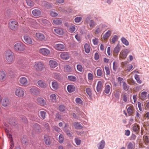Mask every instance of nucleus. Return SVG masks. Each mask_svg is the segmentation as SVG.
<instances>
[{
	"label": "nucleus",
	"mask_w": 149,
	"mask_h": 149,
	"mask_svg": "<svg viewBox=\"0 0 149 149\" xmlns=\"http://www.w3.org/2000/svg\"><path fill=\"white\" fill-rule=\"evenodd\" d=\"M5 57L9 63L12 64L13 63L14 61V56L13 52L11 51H7L6 53Z\"/></svg>",
	"instance_id": "nucleus-1"
},
{
	"label": "nucleus",
	"mask_w": 149,
	"mask_h": 149,
	"mask_svg": "<svg viewBox=\"0 0 149 149\" xmlns=\"http://www.w3.org/2000/svg\"><path fill=\"white\" fill-rule=\"evenodd\" d=\"M25 45L22 42H19L16 43L14 46V50L18 52H22L24 51Z\"/></svg>",
	"instance_id": "nucleus-2"
},
{
	"label": "nucleus",
	"mask_w": 149,
	"mask_h": 149,
	"mask_svg": "<svg viewBox=\"0 0 149 149\" xmlns=\"http://www.w3.org/2000/svg\"><path fill=\"white\" fill-rule=\"evenodd\" d=\"M34 67L37 71H42L45 68L44 64L40 62H35Z\"/></svg>",
	"instance_id": "nucleus-3"
},
{
	"label": "nucleus",
	"mask_w": 149,
	"mask_h": 149,
	"mask_svg": "<svg viewBox=\"0 0 149 149\" xmlns=\"http://www.w3.org/2000/svg\"><path fill=\"white\" fill-rule=\"evenodd\" d=\"M15 95L19 97H22L24 95V89L21 87L16 89L15 91Z\"/></svg>",
	"instance_id": "nucleus-4"
},
{
	"label": "nucleus",
	"mask_w": 149,
	"mask_h": 149,
	"mask_svg": "<svg viewBox=\"0 0 149 149\" xmlns=\"http://www.w3.org/2000/svg\"><path fill=\"white\" fill-rule=\"evenodd\" d=\"M38 52L42 55L47 56L50 54V50L46 48H41L38 50Z\"/></svg>",
	"instance_id": "nucleus-5"
},
{
	"label": "nucleus",
	"mask_w": 149,
	"mask_h": 149,
	"mask_svg": "<svg viewBox=\"0 0 149 149\" xmlns=\"http://www.w3.org/2000/svg\"><path fill=\"white\" fill-rule=\"evenodd\" d=\"M18 22L16 21H12L9 23V27L12 30H15L18 26Z\"/></svg>",
	"instance_id": "nucleus-6"
},
{
	"label": "nucleus",
	"mask_w": 149,
	"mask_h": 149,
	"mask_svg": "<svg viewBox=\"0 0 149 149\" xmlns=\"http://www.w3.org/2000/svg\"><path fill=\"white\" fill-rule=\"evenodd\" d=\"M20 85L23 86H26L28 85V80L26 78L24 77L20 78L19 80Z\"/></svg>",
	"instance_id": "nucleus-7"
},
{
	"label": "nucleus",
	"mask_w": 149,
	"mask_h": 149,
	"mask_svg": "<svg viewBox=\"0 0 149 149\" xmlns=\"http://www.w3.org/2000/svg\"><path fill=\"white\" fill-rule=\"evenodd\" d=\"M36 37L37 40L41 41H45L46 39V38L44 34L40 32L36 33Z\"/></svg>",
	"instance_id": "nucleus-8"
},
{
	"label": "nucleus",
	"mask_w": 149,
	"mask_h": 149,
	"mask_svg": "<svg viewBox=\"0 0 149 149\" xmlns=\"http://www.w3.org/2000/svg\"><path fill=\"white\" fill-rule=\"evenodd\" d=\"M126 109L128 114L129 116L132 115L134 113V109L132 105H127Z\"/></svg>",
	"instance_id": "nucleus-9"
},
{
	"label": "nucleus",
	"mask_w": 149,
	"mask_h": 149,
	"mask_svg": "<svg viewBox=\"0 0 149 149\" xmlns=\"http://www.w3.org/2000/svg\"><path fill=\"white\" fill-rule=\"evenodd\" d=\"M24 39L25 42L28 45H31L33 43V40L32 38L28 36L25 35L24 36Z\"/></svg>",
	"instance_id": "nucleus-10"
},
{
	"label": "nucleus",
	"mask_w": 149,
	"mask_h": 149,
	"mask_svg": "<svg viewBox=\"0 0 149 149\" xmlns=\"http://www.w3.org/2000/svg\"><path fill=\"white\" fill-rule=\"evenodd\" d=\"M36 102L42 106L45 105L46 104L45 100L43 98L40 97H38L37 98Z\"/></svg>",
	"instance_id": "nucleus-11"
},
{
	"label": "nucleus",
	"mask_w": 149,
	"mask_h": 149,
	"mask_svg": "<svg viewBox=\"0 0 149 149\" xmlns=\"http://www.w3.org/2000/svg\"><path fill=\"white\" fill-rule=\"evenodd\" d=\"M60 56L61 58L63 60H67L69 58V54L65 52H61Z\"/></svg>",
	"instance_id": "nucleus-12"
},
{
	"label": "nucleus",
	"mask_w": 149,
	"mask_h": 149,
	"mask_svg": "<svg viewBox=\"0 0 149 149\" xmlns=\"http://www.w3.org/2000/svg\"><path fill=\"white\" fill-rule=\"evenodd\" d=\"M54 31L55 34H57L59 35H62L64 33V32L63 29L61 28H56L54 29Z\"/></svg>",
	"instance_id": "nucleus-13"
},
{
	"label": "nucleus",
	"mask_w": 149,
	"mask_h": 149,
	"mask_svg": "<svg viewBox=\"0 0 149 149\" xmlns=\"http://www.w3.org/2000/svg\"><path fill=\"white\" fill-rule=\"evenodd\" d=\"M55 49L59 51H62L65 49V46L63 44H57L55 46Z\"/></svg>",
	"instance_id": "nucleus-14"
},
{
	"label": "nucleus",
	"mask_w": 149,
	"mask_h": 149,
	"mask_svg": "<svg viewBox=\"0 0 149 149\" xmlns=\"http://www.w3.org/2000/svg\"><path fill=\"white\" fill-rule=\"evenodd\" d=\"M38 86L42 88H45L47 87V84L45 82L43 81L40 80L38 81L37 82Z\"/></svg>",
	"instance_id": "nucleus-15"
},
{
	"label": "nucleus",
	"mask_w": 149,
	"mask_h": 149,
	"mask_svg": "<svg viewBox=\"0 0 149 149\" xmlns=\"http://www.w3.org/2000/svg\"><path fill=\"white\" fill-rule=\"evenodd\" d=\"M128 52L125 50H122L120 53L119 57L120 58L125 59L127 55Z\"/></svg>",
	"instance_id": "nucleus-16"
},
{
	"label": "nucleus",
	"mask_w": 149,
	"mask_h": 149,
	"mask_svg": "<svg viewBox=\"0 0 149 149\" xmlns=\"http://www.w3.org/2000/svg\"><path fill=\"white\" fill-rule=\"evenodd\" d=\"M30 92L33 95H37L40 94V91L37 88H33L30 90Z\"/></svg>",
	"instance_id": "nucleus-17"
},
{
	"label": "nucleus",
	"mask_w": 149,
	"mask_h": 149,
	"mask_svg": "<svg viewBox=\"0 0 149 149\" xmlns=\"http://www.w3.org/2000/svg\"><path fill=\"white\" fill-rule=\"evenodd\" d=\"M59 85L58 82L56 81H53L52 83V89L55 91L57 90L58 88Z\"/></svg>",
	"instance_id": "nucleus-18"
},
{
	"label": "nucleus",
	"mask_w": 149,
	"mask_h": 149,
	"mask_svg": "<svg viewBox=\"0 0 149 149\" xmlns=\"http://www.w3.org/2000/svg\"><path fill=\"white\" fill-rule=\"evenodd\" d=\"M32 14L35 16L38 17L41 15V12L39 10L35 9L33 10Z\"/></svg>",
	"instance_id": "nucleus-19"
},
{
	"label": "nucleus",
	"mask_w": 149,
	"mask_h": 149,
	"mask_svg": "<svg viewBox=\"0 0 149 149\" xmlns=\"http://www.w3.org/2000/svg\"><path fill=\"white\" fill-rule=\"evenodd\" d=\"M49 64L50 67L52 68H55L58 65V63L56 61L52 60L49 61Z\"/></svg>",
	"instance_id": "nucleus-20"
},
{
	"label": "nucleus",
	"mask_w": 149,
	"mask_h": 149,
	"mask_svg": "<svg viewBox=\"0 0 149 149\" xmlns=\"http://www.w3.org/2000/svg\"><path fill=\"white\" fill-rule=\"evenodd\" d=\"M132 130L136 134L139 132L140 130V126L138 125L134 124L133 125Z\"/></svg>",
	"instance_id": "nucleus-21"
},
{
	"label": "nucleus",
	"mask_w": 149,
	"mask_h": 149,
	"mask_svg": "<svg viewBox=\"0 0 149 149\" xmlns=\"http://www.w3.org/2000/svg\"><path fill=\"white\" fill-rule=\"evenodd\" d=\"M103 87V84L101 81H99L98 82L97 86V92H100L101 91Z\"/></svg>",
	"instance_id": "nucleus-22"
},
{
	"label": "nucleus",
	"mask_w": 149,
	"mask_h": 149,
	"mask_svg": "<svg viewBox=\"0 0 149 149\" xmlns=\"http://www.w3.org/2000/svg\"><path fill=\"white\" fill-rule=\"evenodd\" d=\"M121 97L124 102H127L128 100L129 95L125 93H123L121 95Z\"/></svg>",
	"instance_id": "nucleus-23"
},
{
	"label": "nucleus",
	"mask_w": 149,
	"mask_h": 149,
	"mask_svg": "<svg viewBox=\"0 0 149 149\" xmlns=\"http://www.w3.org/2000/svg\"><path fill=\"white\" fill-rule=\"evenodd\" d=\"M67 90L69 93H72L75 90V87L73 85H69L67 86Z\"/></svg>",
	"instance_id": "nucleus-24"
},
{
	"label": "nucleus",
	"mask_w": 149,
	"mask_h": 149,
	"mask_svg": "<svg viewBox=\"0 0 149 149\" xmlns=\"http://www.w3.org/2000/svg\"><path fill=\"white\" fill-rule=\"evenodd\" d=\"M147 93L146 92L144 91L142 92L139 95V98L143 100H145L146 98V95Z\"/></svg>",
	"instance_id": "nucleus-25"
},
{
	"label": "nucleus",
	"mask_w": 149,
	"mask_h": 149,
	"mask_svg": "<svg viewBox=\"0 0 149 149\" xmlns=\"http://www.w3.org/2000/svg\"><path fill=\"white\" fill-rule=\"evenodd\" d=\"M39 22H42V23L44 25L46 26L49 25L50 24V22L48 20L43 18L40 19Z\"/></svg>",
	"instance_id": "nucleus-26"
},
{
	"label": "nucleus",
	"mask_w": 149,
	"mask_h": 149,
	"mask_svg": "<svg viewBox=\"0 0 149 149\" xmlns=\"http://www.w3.org/2000/svg\"><path fill=\"white\" fill-rule=\"evenodd\" d=\"M2 104L3 106L4 107H7L9 104L8 100L7 98L3 99L2 100Z\"/></svg>",
	"instance_id": "nucleus-27"
},
{
	"label": "nucleus",
	"mask_w": 149,
	"mask_h": 149,
	"mask_svg": "<svg viewBox=\"0 0 149 149\" xmlns=\"http://www.w3.org/2000/svg\"><path fill=\"white\" fill-rule=\"evenodd\" d=\"M62 21L61 19H56L53 20V24L54 25H60L62 24Z\"/></svg>",
	"instance_id": "nucleus-28"
},
{
	"label": "nucleus",
	"mask_w": 149,
	"mask_h": 149,
	"mask_svg": "<svg viewBox=\"0 0 149 149\" xmlns=\"http://www.w3.org/2000/svg\"><path fill=\"white\" fill-rule=\"evenodd\" d=\"M6 74L5 72L3 71L0 72V80L4 81L6 79Z\"/></svg>",
	"instance_id": "nucleus-29"
},
{
	"label": "nucleus",
	"mask_w": 149,
	"mask_h": 149,
	"mask_svg": "<svg viewBox=\"0 0 149 149\" xmlns=\"http://www.w3.org/2000/svg\"><path fill=\"white\" fill-rule=\"evenodd\" d=\"M84 49L86 53H89L90 51V47L88 44L86 43L84 44Z\"/></svg>",
	"instance_id": "nucleus-30"
},
{
	"label": "nucleus",
	"mask_w": 149,
	"mask_h": 149,
	"mask_svg": "<svg viewBox=\"0 0 149 149\" xmlns=\"http://www.w3.org/2000/svg\"><path fill=\"white\" fill-rule=\"evenodd\" d=\"M44 141L45 144L47 145H49L50 144V138L48 136L45 135L44 136Z\"/></svg>",
	"instance_id": "nucleus-31"
},
{
	"label": "nucleus",
	"mask_w": 149,
	"mask_h": 149,
	"mask_svg": "<svg viewBox=\"0 0 149 149\" xmlns=\"http://www.w3.org/2000/svg\"><path fill=\"white\" fill-rule=\"evenodd\" d=\"M56 97L55 94H53L51 95L50 96L51 100L53 102H56Z\"/></svg>",
	"instance_id": "nucleus-32"
},
{
	"label": "nucleus",
	"mask_w": 149,
	"mask_h": 149,
	"mask_svg": "<svg viewBox=\"0 0 149 149\" xmlns=\"http://www.w3.org/2000/svg\"><path fill=\"white\" fill-rule=\"evenodd\" d=\"M111 33V31L109 30L103 36V38L104 40H106L110 36Z\"/></svg>",
	"instance_id": "nucleus-33"
},
{
	"label": "nucleus",
	"mask_w": 149,
	"mask_h": 149,
	"mask_svg": "<svg viewBox=\"0 0 149 149\" xmlns=\"http://www.w3.org/2000/svg\"><path fill=\"white\" fill-rule=\"evenodd\" d=\"M105 142L103 140L100 143L98 144V148L99 149H103L105 146Z\"/></svg>",
	"instance_id": "nucleus-34"
},
{
	"label": "nucleus",
	"mask_w": 149,
	"mask_h": 149,
	"mask_svg": "<svg viewBox=\"0 0 149 149\" xmlns=\"http://www.w3.org/2000/svg\"><path fill=\"white\" fill-rule=\"evenodd\" d=\"M74 126L77 129H81L83 127L78 122L74 123Z\"/></svg>",
	"instance_id": "nucleus-35"
},
{
	"label": "nucleus",
	"mask_w": 149,
	"mask_h": 149,
	"mask_svg": "<svg viewBox=\"0 0 149 149\" xmlns=\"http://www.w3.org/2000/svg\"><path fill=\"white\" fill-rule=\"evenodd\" d=\"M68 126V124L67 123L65 124V132L69 136H71L72 135L70 132L68 130L67 127Z\"/></svg>",
	"instance_id": "nucleus-36"
},
{
	"label": "nucleus",
	"mask_w": 149,
	"mask_h": 149,
	"mask_svg": "<svg viewBox=\"0 0 149 149\" xmlns=\"http://www.w3.org/2000/svg\"><path fill=\"white\" fill-rule=\"evenodd\" d=\"M120 47L119 44H118L114 48L113 50V52L117 54L119 52L120 50Z\"/></svg>",
	"instance_id": "nucleus-37"
},
{
	"label": "nucleus",
	"mask_w": 149,
	"mask_h": 149,
	"mask_svg": "<svg viewBox=\"0 0 149 149\" xmlns=\"http://www.w3.org/2000/svg\"><path fill=\"white\" fill-rule=\"evenodd\" d=\"M40 117L42 119H44L45 118L46 113L43 111H41L39 113Z\"/></svg>",
	"instance_id": "nucleus-38"
},
{
	"label": "nucleus",
	"mask_w": 149,
	"mask_h": 149,
	"mask_svg": "<svg viewBox=\"0 0 149 149\" xmlns=\"http://www.w3.org/2000/svg\"><path fill=\"white\" fill-rule=\"evenodd\" d=\"M135 146V144L134 143L130 142L128 144L127 148V149H134Z\"/></svg>",
	"instance_id": "nucleus-39"
},
{
	"label": "nucleus",
	"mask_w": 149,
	"mask_h": 149,
	"mask_svg": "<svg viewBox=\"0 0 149 149\" xmlns=\"http://www.w3.org/2000/svg\"><path fill=\"white\" fill-rule=\"evenodd\" d=\"M122 43L126 46H128L129 44L128 41L124 37H122L121 39Z\"/></svg>",
	"instance_id": "nucleus-40"
},
{
	"label": "nucleus",
	"mask_w": 149,
	"mask_h": 149,
	"mask_svg": "<svg viewBox=\"0 0 149 149\" xmlns=\"http://www.w3.org/2000/svg\"><path fill=\"white\" fill-rule=\"evenodd\" d=\"M65 71L68 72H70L72 71L71 67L69 65H66L64 67Z\"/></svg>",
	"instance_id": "nucleus-41"
},
{
	"label": "nucleus",
	"mask_w": 149,
	"mask_h": 149,
	"mask_svg": "<svg viewBox=\"0 0 149 149\" xmlns=\"http://www.w3.org/2000/svg\"><path fill=\"white\" fill-rule=\"evenodd\" d=\"M111 87L109 85H107L105 87L104 92L107 94H108L109 93L110 91Z\"/></svg>",
	"instance_id": "nucleus-42"
},
{
	"label": "nucleus",
	"mask_w": 149,
	"mask_h": 149,
	"mask_svg": "<svg viewBox=\"0 0 149 149\" xmlns=\"http://www.w3.org/2000/svg\"><path fill=\"white\" fill-rule=\"evenodd\" d=\"M134 78L136 81L139 84H141L142 83L140 79L139 76L137 74H135L134 75Z\"/></svg>",
	"instance_id": "nucleus-43"
},
{
	"label": "nucleus",
	"mask_w": 149,
	"mask_h": 149,
	"mask_svg": "<svg viewBox=\"0 0 149 149\" xmlns=\"http://www.w3.org/2000/svg\"><path fill=\"white\" fill-rule=\"evenodd\" d=\"M117 81L120 86L122 84L123 85V84H124V83L125 82L124 81L123 79L120 77H119L118 78Z\"/></svg>",
	"instance_id": "nucleus-44"
},
{
	"label": "nucleus",
	"mask_w": 149,
	"mask_h": 149,
	"mask_svg": "<svg viewBox=\"0 0 149 149\" xmlns=\"http://www.w3.org/2000/svg\"><path fill=\"white\" fill-rule=\"evenodd\" d=\"M122 86L123 89L125 91H127L129 89V86L127 85L126 82L124 83L123 84Z\"/></svg>",
	"instance_id": "nucleus-45"
},
{
	"label": "nucleus",
	"mask_w": 149,
	"mask_h": 149,
	"mask_svg": "<svg viewBox=\"0 0 149 149\" xmlns=\"http://www.w3.org/2000/svg\"><path fill=\"white\" fill-rule=\"evenodd\" d=\"M33 127V129L37 132H38L39 131V130H40L39 126L37 124H34Z\"/></svg>",
	"instance_id": "nucleus-46"
},
{
	"label": "nucleus",
	"mask_w": 149,
	"mask_h": 149,
	"mask_svg": "<svg viewBox=\"0 0 149 149\" xmlns=\"http://www.w3.org/2000/svg\"><path fill=\"white\" fill-rule=\"evenodd\" d=\"M68 78L70 80L72 81H74L77 80L76 77L73 76H69L68 77Z\"/></svg>",
	"instance_id": "nucleus-47"
},
{
	"label": "nucleus",
	"mask_w": 149,
	"mask_h": 149,
	"mask_svg": "<svg viewBox=\"0 0 149 149\" xmlns=\"http://www.w3.org/2000/svg\"><path fill=\"white\" fill-rule=\"evenodd\" d=\"M64 137L62 134H60L58 137V141L60 143H63L64 141Z\"/></svg>",
	"instance_id": "nucleus-48"
},
{
	"label": "nucleus",
	"mask_w": 149,
	"mask_h": 149,
	"mask_svg": "<svg viewBox=\"0 0 149 149\" xmlns=\"http://www.w3.org/2000/svg\"><path fill=\"white\" fill-rule=\"evenodd\" d=\"M75 102L76 103L78 104H82L83 101L82 100L79 98H77L75 99Z\"/></svg>",
	"instance_id": "nucleus-49"
},
{
	"label": "nucleus",
	"mask_w": 149,
	"mask_h": 149,
	"mask_svg": "<svg viewBox=\"0 0 149 149\" xmlns=\"http://www.w3.org/2000/svg\"><path fill=\"white\" fill-rule=\"evenodd\" d=\"M118 39V37L116 35H114L111 39V42L113 43H114L117 41Z\"/></svg>",
	"instance_id": "nucleus-50"
},
{
	"label": "nucleus",
	"mask_w": 149,
	"mask_h": 149,
	"mask_svg": "<svg viewBox=\"0 0 149 149\" xmlns=\"http://www.w3.org/2000/svg\"><path fill=\"white\" fill-rule=\"evenodd\" d=\"M26 2L27 4L29 6L32 7L34 5V3L31 0H26Z\"/></svg>",
	"instance_id": "nucleus-51"
},
{
	"label": "nucleus",
	"mask_w": 149,
	"mask_h": 149,
	"mask_svg": "<svg viewBox=\"0 0 149 149\" xmlns=\"http://www.w3.org/2000/svg\"><path fill=\"white\" fill-rule=\"evenodd\" d=\"M77 70L80 72H81L83 71V68L82 66L80 64L77 65Z\"/></svg>",
	"instance_id": "nucleus-52"
},
{
	"label": "nucleus",
	"mask_w": 149,
	"mask_h": 149,
	"mask_svg": "<svg viewBox=\"0 0 149 149\" xmlns=\"http://www.w3.org/2000/svg\"><path fill=\"white\" fill-rule=\"evenodd\" d=\"M93 75L92 73H89L88 74V79L89 80H93Z\"/></svg>",
	"instance_id": "nucleus-53"
},
{
	"label": "nucleus",
	"mask_w": 149,
	"mask_h": 149,
	"mask_svg": "<svg viewBox=\"0 0 149 149\" xmlns=\"http://www.w3.org/2000/svg\"><path fill=\"white\" fill-rule=\"evenodd\" d=\"M86 92L87 94L89 96H91L92 95V91L90 88H88L86 89Z\"/></svg>",
	"instance_id": "nucleus-54"
},
{
	"label": "nucleus",
	"mask_w": 149,
	"mask_h": 149,
	"mask_svg": "<svg viewBox=\"0 0 149 149\" xmlns=\"http://www.w3.org/2000/svg\"><path fill=\"white\" fill-rule=\"evenodd\" d=\"M82 19V18L81 17H77L74 19V21L76 23H79L81 22Z\"/></svg>",
	"instance_id": "nucleus-55"
},
{
	"label": "nucleus",
	"mask_w": 149,
	"mask_h": 149,
	"mask_svg": "<svg viewBox=\"0 0 149 149\" xmlns=\"http://www.w3.org/2000/svg\"><path fill=\"white\" fill-rule=\"evenodd\" d=\"M69 31L73 33L74 32L75 30V28L74 26H70L69 29Z\"/></svg>",
	"instance_id": "nucleus-56"
},
{
	"label": "nucleus",
	"mask_w": 149,
	"mask_h": 149,
	"mask_svg": "<svg viewBox=\"0 0 149 149\" xmlns=\"http://www.w3.org/2000/svg\"><path fill=\"white\" fill-rule=\"evenodd\" d=\"M89 25L91 27L93 28L95 26V24L94 22L92 20H91L89 22Z\"/></svg>",
	"instance_id": "nucleus-57"
},
{
	"label": "nucleus",
	"mask_w": 149,
	"mask_h": 149,
	"mask_svg": "<svg viewBox=\"0 0 149 149\" xmlns=\"http://www.w3.org/2000/svg\"><path fill=\"white\" fill-rule=\"evenodd\" d=\"M50 15L53 17H56L58 15L57 13L53 11H52L50 12Z\"/></svg>",
	"instance_id": "nucleus-58"
},
{
	"label": "nucleus",
	"mask_w": 149,
	"mask_h": 149,
	"mask_svg": "<svg viewBox=\"0 0 149 149\" xmlns=\"http://www.w3.org/2000/svg\"><path fill=\"white\" fill-rule=\"evenodd\" d=\"M97 75L98 76H101L102 74V71L100 69H98L97 72Z\"/></svg>",
	"instance_id": "nucleus-59"
},
{
	"label": "nucleus",
	"mask_w": 149,
	"mask_h": 149,
	"mask_svg": "<svg viewBox=\"0 0 149 149\" xmlns=\"http://www.w3.org/2000/svg\"><path fill=\"white\" fill-rule=\"evenodd\" d=\"M59 109L61 111H63L65 109V107L63 105H61L59 107Z\"/></svg>",
	"instance_id": "nucleus-60"
},
{
	"label": "nucleus",
	"mask_w": 149,
	"mask_h": 149,
	"mask_svg": "<svg viewBox=\"0 0 149 149\" xmlns=\"http://www.w3.org/2000/svg\"><path fill=\"white\" fill-rule=\"evenodd\" d=\"M104 68L106 72V74L109 75L110 74V71L109 67L107 66H105L104 67Z\"/></svg>",
	"instance_id": "nucleus-61"
},
{
	"label": "nucleus",
	"mask_w": 149,
	"mask_h": 149,
	"mask_svg": "<svg viewBox=\"0 0 149 149\" xmlns=\"http://www.w3.org/2000/svg\"><path fill=\"white\" fill-rule=\"evenodd\" d=\"M75 142L76 144L79 145L80 144L81 142V140L78 138H75L74 139Z\"/></svg>",
	"instance_id": "nucleus-62"
},
{
	"label": "nucleus",
	"mask_w": 149,
	"mask_h": 149,
	"mask_svg": "<svg viewBox=\"0 0 149 149\" xmlns=\"http://www.w3.org/2000/svg\"><path fill=\"white\" fill-rule=\"evenodd\" d=\"M92 41L93 44L95 45H96L97 44L98 40V39L95 38L94 39H93Z\"/></svg>",
	"instance_id": "nucleus-63"
},
{
	"label": "nucleus",
	"mask_w": 149,
	"mask_h": 149,
	"mask_svg": "<svg viewBox=\"0 0 149 149\" xmlns=\"http://www.w3.org/2000/svg\"><path fill=\"white\" fill-rule=\"evenodd\" d=\"M22 122L24 123V124H27L28 121L27 119L25 117H23L22 118Z\"/></svg>",
	"instance_id": "nucleus-64"
}]
</instances>
